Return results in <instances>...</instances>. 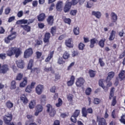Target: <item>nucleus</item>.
I'll return each instance as SVG.
<instances>
[{"mask_svg": "<svg viewBox=\"0 0 125 125\" xmlns=\"http://www.w3.org/2000/svg\"><path fill=\"white\" fill-rule=\"evenodd\" d=\"M85 45L83 43L80 42L78 45V48L79 50H83Z\"/></svg>", "mask_w": 125, "mask_h": 125, "instance_id": "a19ab883", "label": "nucleus"}, {"mask_svg": "<svg viewBox=\"0 0 125 125\" xmlns=\"http://www.w3.org/2000/svg\"><path fill=\"white\" fill-rule=\"evenodd\" d=\"M97 122H98V125H107V122L104 118H98L97 117Z\"/></svg>", "mask_w": 125, "mask_h": 125, "instance_id": "a211bd4d", "label": "nucleus"}, {"mask_svg": "<svg viewBox=\"0 0 125 125\" xmlns=\"http://www.w3.org/2000/svg\"><path fill=\"white\" fill-rule=\"evenodd\" d=\"M35 46H39L40 45H42V40H36L35 41Z\"/></svg>", "mask_w": 125, "mask_h": 125, "instance_id": "de8ad7c7", "label": "nucleus"}, {"mask_svg": "<svg viewBox=\"0 0 125 125\" xmlns=\"http://www.w3.org/2000/svg\"><path fill=\"white\" fill-rule=\"evenodd\" d=\"M114 94H115V87H112L110 89V91L109 93V100H111L112 98H113L112 101L111 102V106H115L116 104H117V100H116L117 97L116 96L114 97Z\"/></svg>", "mask_w": 125, "mask_h": 125, "instance_id": "39448f33", "label": "nucleus"}, {"mask_svg": "<svg viewBox=\"0 0 125 125\" xmlns=\"http://www.w3.org/2000/svg\"><path fill=\"white\" fill-rule=\"evenodd\" d=\"M99 84L100 86H101L103 89H105L106 88V87L104 85V83H103V79H101L99 81Z\"/></svg>", "mask_w": 125, "mask_h": 125, "instance_id": "49530a36", "label": "nucleus"}, {"mask_svg": "<svg viewBox=\"0 0 125 125\" xmlns=\"http://www.w3.org/2000/svg\"><path fill=\"white\" fill-rule=\"evenodd\" d=\"M58 63L60 65H63V64H65V61L63 60L62 57H59L58 60Z\"/></svg>", "mask_w": 125, "mask_h": 125, "instance_id": "58836bf2", "label": "nucleus"}, {"mask_svg": "<svg viewBox=\"0 0 125 125\" xmlns=\"http://www.w3.org/2000/svg\"><path fill=\"white\" fill-rule=\"evenodd\" d=\"M80 114H81V110L79 109L75 110L70 118L71 122L74 123V124H76L77 123V118L80 116Z\"/></svg>", "mask_w": 125, "mask_h": 125, "instance_id": "0eeeda50", "label": "nucleus"}, {"mask_svg": "<svg viewBox=\"0 0 125 125\" xmlns=\"http://www.w3.org/2000/svg\"><path fill=\"white\" fill-rule=\"evenodd\" d=\"M80 0H72L71 1H66L64 6L63 7V11L64 13H67L71 10L72 5H77Z\"/></svg>", "mask_w": 125, "mask_h": 125, "instance_id": "7ed1b4c3", "label": "nucleus"}, {"mask_svg": "<svg viewBox=\"0 0 125 125\" xmlns=\"http://www.w3.org/2000/svg\"><path fill=\"white\" fill-rule=\"evenodd\" d=\"M111 21L113 22V23H116L117 22V20H118V16L114 12H111L110 14Z\"/></svg>", "mask_w": 125, "mask_h": 125, "instance_id": "b1692460", "label": "nucleus"}, {"mask_svg": "<svg viewBox=\"0 0 125 125\" xmlns=\"http://www.w3.org/2000/svg\"><path fill=\"white\" fill-rule=\"evenodd\" d=\"M17 66L20 69H24L25 67V62L24 61L22 60H19V61H16Z\"/></svg>", "mask_w": 125, "mask_h": 125, "instance_id": "f3484780", "label": "nucleus"}, {"mask_svg": "<svg viewBox=\"0 0 125 125\" xmlns=\"http://www.w3.org/2000/svg\"><path fill=\"white\" fill-rule=\"evenodd\" d=\"M26 117L27 118V119L28 120H29V121H30V120H31V122H34V119H33V115H27L26 116Z\"/></svg>", "mask_w": 125, "mask_h": 125, "instance_id": "338daca9", "label": "nucleus"}, {"mask_svg": "<svg viewBox=\"0 0 125 125\" xmlns=\"http://www.w3.org/2000/svg\"><path fill=\"white\" fill-rule=\"evenodd\" d=\"M3 120L6 125H9L12 121V114H8L7 115H4L3 117Z\"/></svg>", "mask_w": 125, "mask_h": 125, "instance_id": "9d476101", "label": "nucleus"}, {"mask_svg": "<svg viewBox=\"0 0 125 125\" xmlns=\"http://www.w3.org/2000/svg\"><path fill=\"white\" fill-rule=\"evenodd\" d=\"M6 54L5 53L0 54V59H2V60L5 59V58H6Z\"/></svg>", "mask_w": 125, "mask_h": 125, "instance_id": "680f3d73", "label": "nucleus"}, {"mask_svg": "<svg viewBox=\"0 0 125 125\" xmlns=\"http://www.w3.org/2000/svg\"><path fill=\"white\" fill-rule=\"evenodd\" d=\"M82 114L83 117L86 118V117H87V114H93V110L91 107H89L86 109V107H84L82 108Z\"/></svg>", "mask_w": 125, "mask_h": 125, "instance_id": "423d86ee", "label": "nucleus"}, {"mask_svg": "<svg viewBox=\"0 0 125 125\" xmlns=\"http://www.w3.org/2000/svg\"><path fill=\"white\" fill-rule=\"evenodd\" d=\"M79 55V51L77 50L73 51L72 52V57H75V56H78Z\"/></svg>", "mask_w": 125, "mask_h": 125, "instance_id": "4d7b16f0", "label": "nucleus"}, {"mask_svg": "<svg viewBox=\"0 0 125 125\" xmlns=\"http://www.w3.org/2000/svg\"><path fill=\"white\" fill-rule=\"evenodd\" d=\"M69 58L70 54L68 53V51H65L62 55V58H63V59L67 60Z\"/></svg>", "mask_w": 125, "mask_h": 125, "instance_id": "e433bc0d", "label": "nucleus"}, {"mask_svg": "<svg viewBox=\"0 0 125 125\" xmlns=\"http://www.w3.org/2000/svg\"><path fill=\"white\" fill-rule=\"evenodd\" d=\"M53 125H60V121L59 120H55L54 122Z\"/></svg>", "mask_w": 125, "mask_h": 125, "instance_id": "774afa93", "label": "nucleus"}, {"mask_svg": "<svg viewBox=\"0 0 125 125\" xmlns=\"http://www.w3.org/2000/svg\"><path fill=\"white\" fill-rule=\"evenodd\" d=\"M43 110V106L42 104H38L36 107V112H35V116H39L40 113L42 112Z\"/></svg>", "mask_w": 125, "mask_h": 125, "instance_id": "2eb2a0df", "label": "nucleus"}, {"mask_svg": "<svg viewBox=\"0 0 125 125\" xmlns=\"http://www.w3.org/2000/svg\"><path fill=\"white\" fill-rule=\"evenodd\" d=\"M92 15H93L94 16H95L96 18H98L99 19L101 17V12L99 11H93L92 12Z\"/></svg>", "mask_w": 125, "mask_h": 125, "instance_id": "7c9ffc66", "label": "nucleus"}, {"mask_svg": "<svg viewBox=\"0 0 125 125\" xmlns=\"http://www.w3.org/2000/svg\"><path fill=\"white\" fill-rule=\"evenodd\" d=\"M54 55V51L51 52L48 55V57L45 59V62H49L51 59L53 58V55Z\"/></svg>", "mask_w": 125, "mask_h": 125, "instance_id": "cd10ccee", "label": "nucleus"}, {"mask_svg": "<svg viewBox=\"0 0 125 125\" xmlns=\"http://www.w3.org/2000/svg\"><path fill=\"white\" fill-rule=\"evenodd\" d=\"M63 21L64 23H66V24H68V25H71V23H72V20L70 18H65Z\"/></svg>", "mask_w": 125, "mask_h": 125, "instance_id": "37998d69", "label": "nucleus"}, {"mask_svg": "<svg viewBox=\"0 0 125 125\" xmlns=\"http://www.w3.org/2000/svg\"><path fill=\"white\" fill-rule=\"evenodd\" d=\"M35 106H36V102L31 101L29 103V107L30 109H34V108H35Z\"/></svg>", "mask_w": 125, "mask_h": 125, "instance_id": "3c124183", "label": "nucleus"}, {"mask_svg": "<svg viewBox=\"0 0 125 125\" xmlns=\"http://www.w3.org/2000/svg\"><path fill=\"white\" fill-rule=\"evenodd\" d=\"M60 79H61V76H60V75H59V74H56L55 75V79L54 80V81L57 82V81H58L59 80H60Z\"/></svg>", "mask_w": 125, "mask_h": 125, "instance_id": "bf43d9fd", "label": "nucleus"}, {"mask_svg": "<svg viewBox=\"0 0 125 125\" xmlns=\"http://www.w3.org/2000/svg\"><path fill=\"white\" fill-rule=\"evenodd\" d=\"M33 89L30 88V86L27 85V86L26 87V89H25V92H27V93H31V92H32V90Z\"/></svg>", "mask_w": 125, "mask_h": 125, "instance_id": "6e6d98bb", "label": "nucleus"}, {"mask_svg": "<svg viewBox=\"0 0 125 125\" xmlns=\"http://www.w3.org/2000/svg\"><path fill=\"white\" fill-rule=\"evenodd\" d=\"M21 28H22L24 31H26L27 33L31 32V26L28 24L26 25H21Z\"/></svg>", "mask_w": 125, "mask_h": 125, "instance_id": "c85d7f7f", "label": "nucleus"}, {"mask_svg": "<svg viewBox=\"0 0 125 125\" xmlns=\"http://www.w3.org/2000/svg\"><path fill=\"white\" fill-rule=\"evenodd\" d=\"M93 5V3L90 1L87 2L86 7L87 8H91Z\"/></svg>", "mask_w": 125, "mask_h": 125, "instance_id": "13d9d810", "label": "nucleus"}, {"mask_svg": "<svg viewBox=\"0 0 125 125\" xmlns=\"http://www.w3.org/2000/svg\"><path fill=\"white\" fill-rule=\"evenodd\" d=\"M21 50L19 48L11 47L6 52L7 56L11 57L13 55H15L16 58H18L21 55Z\"/></svg>", "mask_w": 125, "mask_h": 125, "instance_id": "f257e3e1", "label": "nucleus"}, {"mask_svg": "<svg viewBox=\"0 0 125 125\" xmlns=\"http://www.w3.org/2000/svg\"><path fill=\"white\" fill-rule=\"evenodd\" d=\"M74 95L72 94H69L67 95V99L69 102H73V98Z\"/></svg>", "mask_w": 125, "mask_h": 125, "instance_id": "4c0bfd02", "label": "nucleus"}, {"mask_svg": "<svg viewBox=\"0 0 125 125\" xmlns=\"http://www.w3.org/2000/svg\"><path fill=\"white\" fill-rule=\"evenodd\" d=\"M115 36H116V31H115V30H112L111 32L110 33L109 38L108 39L109 41H110V42H111V41H114V40H115Z\"/></svg>", "mask_w": 125, "mask_h": 125, "instance_id": "c756f323", "label": "nucleus"}, {"mask_svg": "<svg viewBox=\"0 0 125 125\" xmlns=\"http://www.w3.org/2000/svg\"><path fill=\"white\" fill-rule=\"evenodd\" d=\"M21 100L24 104H27V103L29 102V100H28V99L26 96H25V95H23L21 97Z\"/></svg>", "mask_w": 125, "mask_h": 125, "instance_id": "2f4dec72", "label": "nucleus"}, {"mask_svg": "<svg viewBox=\"0 0 125 125\" xmlns=\"http://www.w3.org/2000/svg\"><path fill=\"white\" fill-rule=\"evenodd\" d=\"M13 103L10 101H7L6 103V106L8 109H11L13 107Z\"/></svg>", "mask_w": 125, "mask_h": 125, "instance_id": "72a5a7b5", "label": "nucleus"}, {"mask_svg": "<svg viewBox=\"0 0 125 125\" xmlns=\"http://www.w3.org/2000/svg\"><path fill=\"white\" fill-rule=\"evenodd\" d=\"M99 62L101 67H104V66H105V63L104 62H103V59L99 58Z\"/></svg>", "mask_w": 125, "mask_h": 125, "instance_id": "603ef678", "label": "nucleus"}, {"mask_svg": "<svg viewBox=\"0 0 125 125\" xmlns=\"http://www.w3.org/2000/svg\"><path fill=\"white\" fill-rule=\"evenodd\" d=\"M65 45L67 46V47L72 48L74 47V44L72 42V39H68V40L65 41Z\"/></svg>", "mask_w": 125, "mask_h": 125, "instance_id": "393cba45", "label": "nucleus"}, {"mask_svg": "<svg viewBox=\"0 0 125 125\" xmlns=\"http://www.w3.org/2000/svg\"><path fill=\"white\" fill-rule=\"evenodd\" d=\"M28 23V20H25V19H22V20H20L19 21H17L16 22V24L17 25H20L22 24H27Z\"/></svg>", "mask_w": 125, "mask_h": 125, "instance_id": "473e14b6", "label": "nucleus"}, {"mask_svg": "<svg viewBox=\"0 0 125 125\" xmlns=\"http://www.w3.org/2000/svg\"><path fill=\"white\" fill-rule=\"evenodd\" d=\"M89 75L90 78H94L96 75V71L92 69H90L89 70Z\"/></svg>", "mask_w": 125, "mask_h": 125, "instance_id": "f704fd0d", "label": "nucleus"}, {"mask_svg": "<svg viewBox=\"0 0 125 125\" xmlns=\"http://www.w3.org/2000/svg\"><path fill=\"white\" fill-rule=\"evenodd\" d=\"M105 42H106L105 39H101L100 41H98V40L95 38H93L90 40V43L89 47L90 48H93L95 46V43H98L99 46L102 48H103L105 45Z\"/></svg>", "mask_w": 125, "mask_h": 125, "instance_id": "f03ea898", "label": "nucleus"}, {"mask_svg": "<svg viewBox=\"0 0 125 125\" xmlns=\"http://www.w3.org/2000/svg\"><path fill=\"white\" fill-rule=\"evenodd\" d=\"M27 83H28V78L24 77L23 81L20 84V87H25L27 85Z\"/></svg>", "mask_w": 125, "mask_h": 125, "instance_id": "a878e982", "label": "nucleus"}, {"mask_svg": "<svg viewBox=\"0 0 125 125\" xmlns=\"http://www.w3.org/2000/svg\"><path fill=\"white\" fill-rule=\"evenodd\" d=\"M47 111L48 113H49L50 117H54L56 115V110L55 108L52 107V105L50 104H48L46 105Z\"/></svg>", "mask_w": 125, "mask_h": 125, "instance_id": "6e6552de", "label": "nucleus"}, {"mask_svg": "<svg viewBox=\"0 0 125 125\" xmlns=\"http://www.w3.org/2000/svg\"><path fill=\"white\" fill-rule=\"evenodd\" d=\"M17 16L19 18L22 17V16H23V11H19L18 14H17Z\"/></svg>", "mask_w": 125, "mask_h": 125, "instance_id": "e2e57ef3", "label": "nucleus"}, {"mask_svg": "<svg viewBox=\"0 0 125 125\" xmlns=\"http://www.w3.org/2000/svg\"><path fill=\"white\" fill-rule=\"evenodd\" d=\"M33 49L32 48H29L26 49L24 52V58H29L33 55Z\"/></svg>", "mask_w": 125, "mask_h": 125, "instance_id": "f8f14e48", "label": "nucleus"}, {"mask_svg": "<svg viewBox=\"0 0 125 125\" xmlns=\"http://www.w3.org/2000/svg\"><path fill=\"white\" fill-rule=\"evenodd\" d=\"M75 76L74 75H72L70 77V81H68L67 82L68 86H72L74 83H75Z\"/></svg>", "mask_w": 125, "mask_h": 125, "instance_id": "4be33fe9", "label": "nucleus"}, {"mask_svg": "<svg viewBox=\"0 0 125 125\" xmlns=\"http://www.w3.org/2000/svg\"><path fill=\"white\" fill-rule=\"evenodd\" d=\"M16 88V82L12 81L11 83V89H15Z\"/></svg>", "mask_w": 125, "mask_h": 125, "instance_id": "79ce46f5", "label": "nucleus"}, {"mask_svg": "<svg viewBox=\"0 0 125 125\" xmlns=\"http://www.w3.org/2000/svg\"><path fill=\"white\" fill-rule=\"evenodd\" d=\"M23 78V74L19 73L16 78V81H21Z\"/></svg>", "mask_w": 125, "mask_h": 125, "instance_id": "09e8293b", "label": "nucleus"}, {"mask_svg": "<svg viewBox=\"0 0 125 125\" xmlns=\"http://www.w3.org/2000/svg\"><path fill=\"white\" fill-rule=\"evenodd\" d=\"M32 1H33V0H24L22 2V4H23V5H26L27 3H28V2H32Z\"/></svg>", "mask_w": 125, "mask_h": 125, "instance_id": "69168bd1", "label": "nucleus"}, {"mask_svg": "<svg viewBox=\"0 0 125 125\" xmlns=\"http://www.w3.org/2000/svg\"><path fill=\"white\" fill-rule=\"evenodd\" d=\"M85 81L83 77H80L77 79L76 82V85L78 87H81L83 85Z\"/></svg>", "mask_w": 125, "mask_h": 125, "instance_id": "ddd939ff", "label": "nucleus"}, {"mask_svg": "<svg viewBox=\"0 0 125 125\" xmlns=\"http://www.w3.org/2000/svg\"><path fill=\"white\" fill-rule=\"evenodd\" d=\"M91 91H92L91 88L90 87L87 88L85 90L86 95H90V94H91Z\"/></svg>", "mask_w": 125, "mask_h": 125, "instance_id": "8fccbe9b", "label": "nucleus"}, {"mask_svg": "<svg viewBox=\"0 0 125 125\" xmlns=\"http://www.w3.org/2000/svg\"><path fill=\"white\" fill-rule=\"evenodd\" d=\"M44 88V87L43 86V85H42V84L38 85L36 86L35 89L36 93L38 94V95H41V94L42 93Z\"/></svg>", "mask_w": 125, "mask_h": 125, "instance_id": "4468645a", "label": "nucleus"}, {"mask_svg": "<svg viewBox=\"0 0 125 125\" xmlns=\"http://www.w3.org/2000/svg\"><path fill=\"white\" fill-rule=\"evenodd\" d=\"M46 17L45 14L42 13L37 16V19L39 22H42V21H44Z\"/></svg>", "mask_w": 125, "mask_h": 125, "instance_id": "6ab92c4d", "label": "nucleus"}, {"mask_svg": "<svg viewBox=\"0 0 125 125\" xmlns=\"http://www.w3.org/2000/svg\"><path fill=\"white\" fill-rule=\"evenodd\" d=\"M63 8V1H59L56 4V9L58 11H62Z\"/></svg>", "mask_w": 125, "mask_h": 125, "instance_id": "412c9836", "label": "nucleus"}, {"mask_svg": "<svg viewBox=\"0 0 125 125\" xmlns=\"http://www.w3.org/2000/svg\"><path fill=\"white\" fill-rule=\"evenodd\" d=\"M33 66H34V60L31 59L29 60L27 65V70H31V73H37V74H39L40 71V68L38 67H34L32 68Z\"/></svg>", "mask_w": 125, "mask_h": 125, "instance_id": "20e7f679", "label": "nucleus"}, {"mask_svg": "<svg viewBox=\"0 0 125 125\" xmlns=\"http://www.w3.org/2000/svg\"><path fill=\"white\" fill-rule=\"evenodd\" d=\"M15 39H16V36L12 37L11 35H9L8 37L4 38V42L5 43H10V42L13 41V40H15Z\"/></svg>", "mask_w": 125, "mask_h": 125, "instance_id": "dca6fc26", "label": "nucleus"}, {"mask_svg": "<svg viewBox=\"0 0 125 125\" xmlns=\"http://www.w3.org/2000/svg\"><path fill=\"white\" fill-rule=\"evenodd\" d=\"M77 12H78L77 10H71L70 12V15L72 16H75L77 14Z\"/></svg>", "mask_w": 125, "mask_h": 125, "instance_id": "5fc2aeb1", "label": "nucleus"}, {"mask_svg": "<svg viewBox=\"0 0 125 125\" xmlns=\"http://www.w3.org/2000/svg\"><path fill=\"white\" fill-rule=\"evenodd\" d=\"M14 20H15V17L12 16V17L9 18L8 22H9V23H10V22H12V21H14Z\"/></svg>", "mask_w": 125, "mask_h": 125, "instance_id": "0e129e2a", "label": "nucleus"}, {"mask_svg": "<svg viewBox=\"0 0 125 125\" xmlns=\"http://www.w3.org/2000/svg\"><path fill=\"white\" fill-rule=\"evenodd\" d=\"M100 102H101V100H100V99L97 98H95L94 99V104L98 105V104H99L100 103Z\"/></svg>", "mask_w": 125, "mask_h": 125, "instance_id": "864d4df0", "label": "nucleus"}, {"mask_svg": "<svg viewBox=\"0 0 125 125\" xmlns=\"http://www.w3.org/2000/svg\"><path fill=\"white\" fill-rule=\"evenodd\" d=\"M114 77H115V72L113 71L109 72L106 80V83L108 82V81H111V80H112Z\"/></svg>", "mask_w": 125, "mask_h": 125, "instance_id": "5701e85b", "label": "nucleus"}, {"mask_svg": "<svg viewBox=\"0 0 125 125\" xmlns=\"http://www.w3.org/2000/svg\"><path fill=\"white\" fill-rule=\"evenodd\" d=\"M120 123H121V124H123V125H125V114H123L121 116V119L119 120Z\"/></svg>", "mask_w": 125, "mask_h": 125, "instance_id": "c03bdc74", "label": "nucleus"}, {"mask_svg": "<svg viewBox=\"0 0 125 125\" xmlns=\"http://www.w3.org/2000/svg\"><path fill=\"white\" fill-rule=\"evenodd\" d=\"M56 32H57L56 26L52 27L51 28L50 33L53 36H54L55 35H56Z\"/></svg>", "mask_w": 125, "mask_h": 125, "instance_id": "c9c22d12", "label": "nucleus"}, {"mask_svg": "<svg viewBox=\"0 0 125 125\" xmlns=\"http://www.w3.org/2000/svg\"><path fill=\"white\" fill-rule=\"evenodd\" d=\"M50 38H51V34H50V33L46 32L43 39V42L44 43H46L44 45V46H47L50 44V43L49 42V40H50Z\"/></svg>", "mask_w": 125, "mask_h": 125, "instance_id": "1a4fd4ad", "label": "nucleus"}, {"mask_svg": "<svg viewBox=\"0 0 125 125\" xmlns=\"http://www.w3.org/2000/svg\"><path fill=\"white\" fill-rule=\"evenodd\" d=\"M63 104V101L61 98H59L58 99V103L56 104V107H60V106H62V104Z\"/></svg>", "mask_w": 125, "mask_h": 125, "instance_id": "a18cd8bd", "label": "nucleus"}, {"mask_svg": "<svg viewBox=\"0 0 125 125\" xmlns=\"http://www.w3.org/2000/svg\"><path fill=\"white\" fill-rule=\"evenodd\" d=\"M125 70H121V72L119 73L118 75L119 78L120 79V81H124L125 79Z\"/></svg>", "mask_w": 125, "mask_h": 125, "instance_id": "bb28decb", "label": "nucleus"}, {"mask_svg": "<svg viewBox=\"0 0 125 125\" xmlns=\"http://www.w3.org/2000/svg\"><path fill=\"white\" fill-rule=\"evenodd\" d=\"M73 33L74 35L76 36H78V35L80 34V28L79 27H75L73 29Z\"/></svg>", "mask_w": 125, "mask_h": 125, "instance_id": "ea45409f", "label": "nucleus"}, {"mask_svg": "<svg viewBox=\"0 0 125 125\" xmlns=\"http://www.w3.org/2000/svg\"><path fill=\"white\" fill-rule=\"evenodd\" d=\"M42 52H40L39 51L36 52V55H37V59H40V58H41V57H42Z\"/></svg>", "mask_w": 125, "mask_h": 125, "instance_id": "052dcab7", "label": "nucleus"}, {"mask_svg": "<svg viewBox=\"0 0 125 125\" xmlns=\"http://www.w3.org/2000/svg\"><path fill=\"white\" fill-rule=\"evenodd\" d=\"M47 22L48 23V25H49V26H52V25H53V23H54V17H53V16H49L47 19Z\"/></svg>", "mask_w": 125, "mask_h": 125, "instance_id": "aec40b11", "label": "nucleus"}, {"mask_svg": "<svg viewBox=\"0 0 125 125\" xmlns=\"http://www.w3.org/2000/svg\"><path fill=\"white\" fill-rule=\"evenodd\" d=\"M9 71L8 64H4L1 66L0 69V74H6Z\"/></svg>", "mask_w": 125, "mask_h": 125, "instance_id": "9b49d317", "label": "nucleus"}]
</instances>
